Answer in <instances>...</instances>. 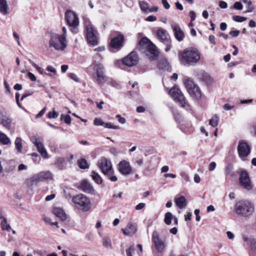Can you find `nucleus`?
I'll return each instance as SVG.
<instances>
[{
    "label": "nucleus",
    "mask_w": 256,
    "mask_h": 256,
    "mask_svg": "<svg viewBox=\"0 0 256 256\" xmlns=\"http://www.w3.org/2000/svg\"><path fill=\"white\" fill-rule=\"evenodd\" d=\"M244 240L245 242H247L248 245L252 250H256V240L254 238H250L247 237L244 238Z\"/></svg>",
    "instance_id": "c756f323"
},
{
    "label": "nucleus",
    "mask_w": 256,
    "mask_h": 256,
    "mask_svg": "<svg viewBox=\"0 0 256 256\" xmlns=\"http://www.w3.org/2000/svg\"><path fill=\"white\" fill-rule=\"evenodd\" d=\"M159 69L169 71L170 70V66L168 60L165 59L160 60L158 64Z\"/></svg>",
    "instance_id": "c85d7f7f"
},
{
    "label": "nucleus",
    "mask_w": 256,
    "mask_h": 256,
    "mask_svg": "<svg viewBox=\"0 0 256 256\" xmlns=\"http://www.w3.org/2000/svg\"><path fill=\"white\" fill-rule=\"evenodd\" d=\"M216 166V163L215 162H211L209 165L208 170L210 171L214 170Z\"/></svg>",
    "instance_id": "680f3d73"
},
{
    "label": "nucleus",
    "mask_w": 256,
    "mask_h": 256,
    "mask_svg": "<svg viewBox=\"0 0 256 256\" xmlns=\"http://www.w3.org/2000/svg\"><path fill=\"white\" fill-rule=\"evenodd\" d=\"M30 63L32 64V66L34 68H36V69L40 72V74H43V75H46L47 74L46 72H44V70L43 68H40L39 66H38L34 62H30ZM48 75L50 76H52V74H48Z\"/></svg>",
    "instance_id": "ea45409f"
},
{
    "label": "nucleus",
    "mask_w": 256,
    "mask_h": 256,
    "mask_svg": "<svg viewBox=\"0 0 256 256\" xmlns=\"http://www.w3.org/2000/svg\"><path fill=\"white\" fill-rule=\"evenodd\" d=\"M1 228L3 230H6L8 232L10 231L11 230L10 226L7 223V220L5 217H1Z\"/></svg>",
    "instance_id": "7c9ffc66"
},
{
    "label": "nucleus",
    "mask_w": 256,
    "mask_h": 256,
    "mask_svg": "<svg viewBox=\"0 0 256 256\" xmlns=\"http://www.w3.org/2000/svg\"><path fill=\"white\" fill-rule=\"evenodd\" d=\"M169 94L176 102L179 103L181 106L184 107L186 106V98L178 87L173 86L170 90Z\"/></svg>",
    "instance_id": "1a4fd4ad"
},
{
    "label": "nucleus",
    "mask_w": 256,
    "mask_h": 256,
    "mask_svg": "<svg viewBox=\"0 0 256 256\" xmlns=\"http://www.w3.org/2000/svg\"><path fill=\"white\" fill-rule=\"evenodd\" d=\"M85 25L88 43L92 46L96 45L98 44V40L96 36V32L90 22H85Z\"/></svg>",
    "instance_id": "6e6552de"
},
{
    "label": "nucleus",
    "mask_w": 256,
    "mask_h": 256,
    "mask_svg": "<svg viewBox=\"0 0 256 256\" xmlns=\"http://www.w3.org/2000/svg\"><path fill=\"white\" fill-rule=\"evenodd\" d=\"M162 4L164 6V7L166 9L168 10L170 8V5L168 2L167 0H162Z\"/></svg>",
    "instance_id": "052dcab7"
},
{
    "label": "nucleus",
    "mask_w": 256,
    "mask_h": 256,
    "mask_svg": "<svg viewBox=\"0 0 256 256\" xmlns=\"http://www.w3.org/2000/svg\"><path fill=\"white\" fill-rule=\"evenodd\" d=\"M104 175L107 176L108 180L112 182H116L118 180L116 176L114 174V170L113 168L110 170L109 172L103 174Z\"/></svg>",
    "instance_id": "473e14b6"
},
{
    "label": "nucleus",
    "mask_w": 256,
    "mask_h": 256,
    "mask_svg": "<svg viewBox=\"0 0 256 256\" xmlns=\"http://www.w3.org/2000/svg\"><path fill=\"white\" fill-rule=\"evenodd\" d=\"M98 166L102 174L109 172L112 168L111 162L104 157L102 158L98 162Z\"/></svg>",
    "instance_id": "f3484780"
},
{
    "label": "nucleus",
    "mask_w": 256,
    "mask_h": 256,
    "mask_svg": "<svg viewBox=\"0 0 256 256\" xmlns=\"http://www.w3.org/2000/svg\"><path fill=\"white\" fill-rule=\"evenodd\" d=\"M209 41L210 44H212L213 45H214L216 44V41H215V37L213 35H210L209 36Z\"/></svg>",
    "instance_id": "774afa93"
},
{
    "label": "nucleus",
    "mask_w": 256,
    "mask_h": 256,
    "mask_svg": "<svg viewBox=\"0 0 256 256\" xmlns=\"http://www.w3.org/2000/svg\"><path fill=\"white\" fill-rule=\"evenodd\" d=\"M102 58L101 56L99 54H96V55L94 57V65L96 64H98V63L102 61Z\"/></svg>",
    "instance_id": "3c124183"
},
{
    "label": "nucleus",
    "mask_w": 256,
    "mask_h": 256,
    "mask_svg": "<svg viewBox=\"0 0 256 256\" xmlns=\"http://www.w3.org/2000/svg\"><path fill=\"white\" fill-rule=\"evenodd\" d=\"M14 144L18 152L22 153V140L20 138L18 137L16 138Z\"/></svg>",
    "instance_id": "72a5a7b5"
},
{
    "label": "nucleus",
    "mask_w": 256,
    "mask_h": 256,
    "mask_svg": "<svg viewBox=\"0 0 256 256\" xmlns=\"http://www.w3.org/2000/svg\"><path fill=\"white\" fill-rule=\"evenodd\" d=\"M234 8L236 10H242V5L239 2H236L234 4Z\"/></svg>",
    "instance_id": "603ef678"
},
{
    "label": "nucleus",
    "mask_w": 256,
    "mask_h": 256,
    "mask_svg": "<svg viewBox=\"0 0 256 256\" xmlns=\"http://www.w3.org/2000/svg\"><path fill=\"white\" fill-rule=\"evenodd\" d=\"M192 91L194 94L188 93L190 95L196 100H200L202 98L201 91L198 85L192 88Z\"/></svg>",
    "instance_id": "a878e982"
},
{
    "label": "nucleus",
    "mask_w": 256,
    "mask_h": 256,
    "mask_svg": "<svg viewBox=\"0 0 256 256\" xmlns=\"http://www.w3.org/2000/svg\"><path fill=\"white\" fill-rule=\"evenodd\" d=\"M239 182L242 186L247 190H250L252 188L248 174L246 170H242L241 171L239 178Z\"/></svg>",
    "instance_id": "f8f14e48"
},
{
    "label": "nucleus",
    "mask_w": 256,
    "mask_h": 256,
    "mask_svg": "<svg viewBox=\"0 0 256 256\" xmlns=\"http://www.w3.org/2000/svg\"><path fill=\"white\" fill-rule=\"evenodd\" d=\"M138 48L144 53L146 57L151 60H155L158 57V52L156 47L146 37H144L140 40Z\"/></svg>",
    "instance_id": "f257e3e1"
},
{
    "label": "nucleus",
    "mask_w": 256,
    "mask_h": 256,
    "mask_svg": "<svg viewBox=\"0 0 256 256\" xmlns=\"http://www.w3.org/2000/svg\"><path fill=\"white\" fill-rule=\"evenodd\" d=\"M52 212L56 216L62 220L64 221L66 220V214L62 208H54Z\"/></svg>",
    "instance_id": "393cba45"
},
{
    "label": "nucleus",
    "mask_w": 256,
    "mask_h": 256,
    "mask_svg": "<svg viewBox=\"0 0 256 256\" xmlns=\"http://www.w3.org/2000/svg\"><path fill=\"white\" fill-rule=\"evenodd\" d=\"M11 122L12 120L10 118L0 111V124L6 128H10V126Z\"/></svg>",
    "instance_id": "5701e85b"
},
{
    "label": "nucleus",
    "mask_w": 256,
    "mask_h": 256,
    "mask_svg": "<svg viewBox=\"0 0 256 256\" xmlns=\"http://www.w3.org/2000/svg\"><path fill=\"white\" fill-rule=\"evenodd\" d=\"M91 176L94 180L98 184H102V180L100 176L94 171H92Z\"/></svg>",
    "instance_id": "4c0bfd02"
},
{
    "label": "nucleus",
    "mask_w": 256,
    "mask_h": 256,
    "mask_svg": "<svg viewBox=\"0 0 256 256\" xmlns=\"http://www.w3.org/2000/svg\"><path fill=\"white\" fill-rule=\"evenodd\" d=\"M236 212L244 217L251 216L254 208L252 204L246 200H240L236 202L234 206Z\"/></svg>",
    "instance_id": "20e7f679"
},
{
    "label": "nucleus",
    "mask_w": 256,
    "mask_h": 256,
    "mask_svg": "<svg viewBox=\"0 0 256 256\" xmlns=\"http://www.w3.org/2000/svg\"><path fill=\"white\" fill-rule=\"evenodd\" d=\"M58 116V113L54 111L50 112L48 114V117L50 118H56Z\"/></svg>",
    "instance_id": "8fccbe9b"
},
{
    "label": "nucleus",
    "mask_w": 256,
    "mask_h": 256,
    "mask_svg": "<svg viewBox=\"0 0 256 256\" xmlns=\"http://www.w3.org/2000/svg\"><path fill=\"white\" fill-rule=\"evenodd\" d=\"M224 172L226 176H230L231 177L235 176L236 174L234 172V166L232 164H228L224 169Z\"/></svg>",
    "instance_id": "2f4dec72"
},
{
    "label": "nucleus",
    "mask_w": 256,
    "mask_h": 256,
    "mask_svg": "<svg viewBox=\"0 0 256 256\" xmlns=\"http://www.w3.org/2000/svg\"><path fill=\"white\" fill-rule=\"evenodd\" d=\"M138 61V58L137 54L133 52L123 59L122 62L126 66H132L136 65Z\"/></svg>",
    "instance_id": "a211bd4d"
},
{
    "label": "nucleus",
    "mask_w": 256,
    "mask_h": 256,
    "mask_svg": "<svg viewBox=\"0 0 256 256\" xmlns=\"http://www.w3.org/2000/svg\"><path fill=\"white\" fill-rule=\"evenodd\" d=\"M78 165L80 168L86 169L89 168V165L84 158H81L78 161Z\"/></svg>",
    "instance_id": "58836bf2"
},
{
    "label": "nucleus",
    "mask_w": 256,
    "mask_h": 256,
    "mask_svg": "<svg viewBox=\"0 0 256 256\" xmlns=\"http://www.w3.org/2000/svg\"><path fill=\"white\" fill-rule=\"evenodd\" d=\"M139 4H140V9L142 12H144L148 13V11H149L148 10H149L150 8L148 6V4L146 2H145L140 1L139 2Z\"/></svg>",
    "instance_id": "a19ab883"
},
{
    "label": "nucleus",
    "mask_w": 256,
    "mask_h": 256,
    "mask_svg": "<svg viewBox=\"0 0 256 256\" xmlns=\"http://www.w3.org/2000/svg\"><path fill=\"white\" fill-rule=\"evenodd\" d=\"M69 76L72 80L76 82H79L80 81V78L77 76L74 73H70L69 74Z\"/></svg>",
    "instance_id": "864d4df0"
},
{
    "label": "nucleus",
    "mask_w": 256,
    "mask_h": 256,
    "mask_svg": "<svg viewBox=\"0 0 256 256\" xmlns=\"http://www.w3.org/2000/svg\"><path fill=\"white\" fill-rule=\"evenodd\" d=\"M184 84L186 86V88L187 90L188 93L194 94L193 92L192 91V88L194 87L196 84L193 80L188 78H184Z\"/></svg>",
    "instance_id": "cd10ccee"
},
{
    "label": "nucleus",
    "mask_w": 256,
    "mask_h": 256,
    "mask_svg": "<svg viewBox=\"0 0 256 256\" xmlns=\"http://www.w3.org/2000/svg\"><path fill=\"white\" fill-rule=\"evenodd\" d=\"M176 40L178 42H182L184 38V34L178 25L172 24L171 26Z\"/></svg>",
    "instance_id": "aec40b11"
},
{
    "label": "nucleus",
    "mask_w": 256,
    "mask_h": 256,
    "mask_svg": "<svg viewBox=\"0 0 256 256\" xmlns=\"http://www.w3.org/2000/svg\"><path fill=\"white\" fill-rule=\"evenodd\" d=\"M232 18L234 21L239 22H242L246 20V18L239 16H234Z\"/></svg>",
    "instance_id": "c03bdc74"
},
{
    "label": "nucleus",
    "mask_w": 256,
    "mask_h": 256,
    "mask_svg": "<svg viewBox=\"0 0 256 256\" xmlns=\"http://www.w3.org/2000/svg\"><path fill=\"white\" fill-rule=\"evenodd\" d=\"M156 20V18L154 16H150L146 18V20L148 22H154Z\"/></svg>",
    "instance_id": "69168bd1"
},
{
    "label": "nucleus",
    "mask_w": 256,
    "mask_h": 256,
    "mask_svg": "<svg viewBox=\"0 0 256 256\" xmlns=\"http://www.w3.org/2000/svg\"><path fill=\"white\" fill-rule=\"evenodd\" d=\"M48 46L57 51H63L67 46V42L64 36L56 32H50Z\"/></svg>",
    "instance_id": "7ed1b4c3"
},
{
    "label": "nucleus",
    "mask_w": 256,
    "mask_h": 256,
    "mask_svg": "<svg viewBox=\"0 0 256 256\" xmlns=\"http://www.w3.org/2000/svg\"><path fill=\"white\" fill-rule=\"evenodd\" d=\"M218 121L219 116L217 114H215L209 120V124L215 128L218 126Z\"/></svg>",
    "instance_id": "c9c22d12"
},
{
    "label": "nucleus",
    "mask_w": 256,
    "mask_h": 256,
    "mask_svg": "<svg viewBox=\"0 0 256 256\" xmlns=\"http://www.w3.org/2000/svg\"><path fill=\"white\" fill-rule=\"evenodd\" d=\"M46 110V108H44L36 116V118H40L45 113Z\"/></svg>",
    "instance_id": "e2e57ef3"
},
{
    "label": "nucleus",
    "mask_w": 256,
    "mask_h": 256,
    "mask_svg": "<svg viewBox=\"0 0 256 256\" xmlns=\"http://www.w3.org/2000/svg\"><path fill=\"white\" fill-rule=\"evenodd\" d=\"M156 38L166 45L165 51L168 52L171 48L172 42L167 31L162 28H158L156 32Z\"/></svg>",
    "instance_id": "0eeeda50"
},
{
    "label": "nucleus",
    "mask_w": 256,
    "mask_h": 256,
    "mask_svg": "<svg viewBox=\"0 0 256 256\" xmlns=\"http://www.w3.org/2000/svg\"><path fill=\"white\" fill-rule=\"evenodd\" d=\"M30 140L36 147L38 151L40 154L44 158H48L46 150L40 138L36 136H33L30 138Z\"/></svg>",
    "instance_id": "4468645a"
},
{
    "label": "nucleus",
    "mask_w": 256,
    "mask_h": 256,
    "mask_svg": "<svg viewBox=\"0 0 256 256\" xmlns=\"http://www.w3.org/2000/svg\"><path fill=\"white\" fill-rule=\"evenodd\" d=\"M118 172L124 176L130 174L132 171V168L130 162L126 160L120 161L118 165Z\"/></svg>",
    "instance_id": "2eb2a0df"
},
{
    "label": "nucleus",
    "mask_w": 256,
    "mask_h": 256,
    "mask_svg": "<svg viewBox=\"0 0 256 256\" xmlns=\"http://www.w3.org/2000/svg\"><path fill=\"white\" fill-rule=\"evenodd\" d=\"M94 69L96 72V75L94 77L96 82L99 84H104L106 81L104 66L102 64H96Z\"/></svg>",
    "instance_id": "9d476101"
},
{
    "label": "nucleus",
    "mask_w": 256,
    "mask_h": 256,
    "mask_svg": "<svg viewBox=\"0 0 256 256\" xmlns=\"http://www.w3.org/2000/svg\"><path fill=\"white\" fill-rule=\"evenodd\" d=\"M52 173L50 170H47L42 172L36 174L34 175L30 178V180L32 184H34L47 180H52Z\"/></svg>",
    "instance_id": "ddd939ff"
},
{
    "label": "nucleus",
    "mask_w": 256,
    "mask_h": 256,
    "mask_svg": "<svg viewBox=\"0 0 256 256\" xmlns=\"http://www.w3.org/2000/svg\"><path fill=\"white\" fill-rule=\"evenodd\" d=\"M240 34V31L238 30H232L230 32V34L232 37H237Z\"/></svg>",
    "instance_id": "6e6d98bb"
},
{
    "label": "nucleus",
    "mask_w": 256,
    "mask_h": 256,
    "mask_svg": "<svg viewBox=\"0 0 256 256\" xmlns=\"http://www.w3.org/2000/svg\"><path fill=\"white\" fill-rule=\"evenodd\" d=\"M152 242L158 252L164 251L166 247L165 243L160 238L158 234L156 232L152 234Z\"/></svg>",
    "instance_id": "dca6fc26"
},
{
    "label": "nucleus",
    "mask_w": 256,
    "mask_h": 256,
    "mask_svg": "<svg viewBox=\"0 0 256 256\" xmlns=\"http://www.w3.org/2000/svg\"><path fill=\"white\" fill-rule=\"evenodd\" d=\"M28 76L29 78L33 82H35L36 80V76L32 72H28Z\"/></svg>",
    "instance_id": "bf43d9fd"
},
{
    "label": "nucleus",
    "mask_w": 256,
    "mask_h": 256,
    "mask_svg": "<svg viewBox=\"0 0 256 256\" xmlns=\"http://www.w3.org/2000/svg\"><path fill=\"white\" fill-rule=\"evenodd\" d=\"M80 188L81 190L86 193H92L94 192V188L90 183L86 180H83L80 183Z\"/></svg>",
    "instance_id": "4be33fe9"
},
{
    "label": "nucleus",
    "mask_w": 256,
    "mask_h": 256,
    "mask_svg": "<svg viewBox=\"0 0 256 256\" xmlns=\"http://www.w3.org/2000/svg\"><path fill=\"white\" fill-rule=\"evenodd\" d=\"M0 12L4 15L9 13L8 5L6 0H0Z\"/></svg>",
    "instance_id": "bb28decb"
},
{
    "label": "nucleus",
    "mask_w": 256,
    "mask_h": 256,
    "mask_svg": "<svg viewBox=\"0 0 256 256\" xmlns=\"http://www.w3.org/2000/svg\"><path fill=\"white\" fill-rule=\"evenodd\" d=\"M146 206V204L143 202H141L138 204L136 206V210H140L142 209L144 206Z\"/></svg>",
    "instance_id": "13d9d810"
},
{
    "label": "nucleus",
    "mask_w": 256,
    "mask_h": 256,
    "mask_svg": "<svg viewBox=\"0 0 256 256\" xmlns=\"http://www.w3.org/2000/svg\"><path fill=\"white\" fill-rule=\"evenodd\" d=\"M94 124L97 126H104V122L100 118H95L94 120Z\"/></svg>",
    "instance_id": "de8ad7c7"
},
{
    "label": "nucleus",
    "mask_w": 256,
    "mask_h": 256,
    "mask_svg": "<svg viewBox=\"0 0 256 256\" xmlns=\"http://www.w3.org/2000/svg\"><path fill=\"white\" fill-rule=\"evenodd\" d=\"M174 218L173 214L170 212H168L164 215V222L167 225H170L172 223V220Z\"/></svg>",
    "instance_id": "e433bc0d"
},
{
    "label": "nucleus",
    "mask_w": 256,
    "mask_h": 256,
    "mask_svg": "<svg viewBox=\"0 0 256 256\" xmlns=\"http://www.w3.org/2000/svg\"><path fill=\"white\" fill-rule=\"evenodd\" d=\"M65 18L68 26L71 27V30L73 32H77L79 20L76 14L72 10L67 11L65 14Z\"/></svg>",
    "instance_id": "423d86ee"
},
{
    "label": "nucleus",
    "mask_w": 256,
    "mask_h": 256,
    "mask_svg": "<svg viewBox=\"0 0 256 256\" xmlns=\"http://www.w3.org/2000/svg\"><path fill=\"white\" fill-rule=\"evenodd\" d=\"M46 70L54 75L56 73V70L51 66H48L46 68Z\"/></svg>",
    "instance_id": "5fc2aeb1"
},
{
    "label": "nucleus",
    "mask_w": 256,
    "mask_h": 256,
    "mask_svg": "<svg viewBox=\"0 0 256 256\" xmlns=\"http://www.w3.org/2000/svg\"><path fill=\"white\" fill-rule=\"evenodd\" d=\"M181 176L185 182H188L190 181L189 176L187 174L182 173L181 174Z\"/></svg>",
    "instance_id": "0e129e2a"
},
{
    "label": "nucleus",
    "mask_w": 256,
    "mask_h": 256,
    "mask_svg": "<svg viewBox=\"0 0 256 256\" xmlns=\"http://www.w3.org/2000/svg\"><path fill=\"white\" fill-rule=\"evenodd\" d=\"M0 142L6 145L10 143V140L6 134L0 132Z\"/></svg>",
    "instance_id": "f704fd0d"
},
{
    "label": "nucleus",
    "mask_w": 256,
    "mask_h": 256,
    "mask_svg": "<svg viewBox=\"0 0 256 256\" xmlns=\"http://www.w3.org/2000/svg\"><path fill=\"white\" fill-rule=\"evenodd\" d=\"M73 202L84 212L88 211L90 208L88 198L82 194H79L72 198Z\"/></svg>",
    "instance_id": "39448f33"
},
{
    "label": "nucleus",
    "mask_w": 256,
    "mask_h": 256,
    "mask_svg": "<svg viewBox=\"0 0 256 256\" xmlns=\"http://www.w3.org/2000/svg\"><path fill=\"white\" fill-rule=\"evenodd\" d=\"M61 118L64 120V122L68 124H70L71 123V117L69 115L62 114Z\"/></svg>",
    "instance_id": "a18cd8bd"
},
{
    "label": "nucleus",
    "mask_w": 256,
    "mask_h": 256,
    "mask_svg": "<svg viewBox=\"0 0 256 256\" xmlns=\"http://www.w3.org/2000/svg\"><path fill=\"white\" fill-rule=\"evenodd\" d=\"M102 244L106 248H112L111 240L108 238H104Z\"/></svg>",
    "instance_id": "79ce46f5"
},
{
    "label": "nucleus",
    "mask_w": 256,
    "mask_h": 256,
    "mask_svg": "<svg viewBox=\"0 0 256 256\" xmlns=\"http://www.w3.org/2000/svg\"><path fill=\"white\" fill-rule=\"evenodd\" d=\"M110 152L114 156L117 155L118 154V151L115 148H111L110 149Z\"/></svg>",
    "instance_id": "338daca9"
},
{
    "label": "nucleus",
    "mask_w": 256,
    "mask_h": 256,
    "mask_svg": "<svg viewBox=\"0 0 256 256\" xmlns=\"http://www.w3.org/2000/svg\"><path fill=\"white\" fill-rule=\"evenodd\" d=\"M219 6L221 8H226L228 7V4L226 2L223 0H220L219 2Z\"/></svg>",
    "instance_id": "4d7b16f0"
},
{
    "label": "nucleus",
    "mask_w": 256,
    "mask_h": 256,
    "mask_svg": "<svg viewBox=\"0 0 256 256\" xmlns=\"http://www.w3.org/2000/svg\"><path fill=\"white\" fill-rule=\"evenodd\" d=\"M250 147L246 142L244 140L239 142L238 152V156L242 160H244V158L250 154Z\"/></svg>",
    "instance_id": "9b49d317"
},
{
    "label": "nucleus",
    "mask_w": 256,
    "mask_h": 256,
    "mask_svg": "<svg viewBox=\"0 0 256 256\" xmlns=\"http://www.w3.org/2000/svg\"><path fill=\"white\" fill-rule=\"evenodd\" d=\"M137 229L136 226L132 222H128L126 228L122 229L123 234L125 236H131L134 235L136 232Z\"/></svg>",
    "instance_id": "412c9836"
},
{
    "label": "nucleus",
    "mask_w": 256,
    "mask_h": 256,
    "mask_svg": "<svg viewBox=\"0 0 256 256\" xmlns=\"http://www.w3.org/2000/svg\"><path fill=\"white\" fill-rule=\"evenodd\" d=\"M124 42V36L120 33H118L116 36L112 39L110 46L116 49H120Z\"/></svg>",
    "instance_id": "6ab92c4d"
},
{
    "label": "nucleus",
    "mask_w": 256,
    "mask_h": 256,
    "mask_svg": "<svg viewBox=\"0 0 256 256\" xmlns=\"http://www.w3.org/2000/svg\"><path fill=\"white\" fill-rule=\"evenodd\" d=\"M179 58L184 65L193 66L200 60V54L196 48H190L185 49Z\"/></svg>",
    "instance_id": "f03ea898"
},
{
    "label": "nucleus",
    "mask_w": 256,
    "mask_h": 256,
    "mask_svg": "<svg viewBox=\"0 0 256 256\" xmlns=\"http://www.w3.org/2000/svg\"><path fill=\"white\" fill-rule=\"evenodd\" d=\"M104 127L108 128H112L114 130H118L120 128V126H115L109 122H104Z\"/></svg>",
    "instance_id": "09e8293b"
},
{
    "label": "nucleus",
    "mask_w": 256,
    "mask_h": 256,
    "mask_svg": "<svg viewBox=\"0 0 256 256\" xmlns=\"http://www.w3.org/2000/svg\"><path fill=\"white\" fill-rule=\"evenodd\" d=\"M135 250L134 245L131 246L128 249L126 250V256H132Z\"/></svg>",
    "instance_id": "49530a36"
},
{
    "label": "nucleus",
    "mask_w": 256,
    "mask_h": 256,
    "mask_svg": "<svg viewBox=\"0 0 256 256\" xmlns=\"http://www.w3.org/2000/svg\"><path fill=\"white\" fill-rule=\"evenodd\" d=\"M64 162L65 160L64 158H58L56 162V164L60 169L62 170L63 168Z\"/></svg>",
    "instance_id": "37998d69"
},
{
    "label": "nucleus",
    "mask_w": 256,
    "mask_h": 256,
    "mask_svg": "<svg viewBox=\"0 0 256 256\" xmlns=\"http://www.w3.org/2000/svg\"><path fill=\"white\" fill-rule=\"evenodd\" d=\"M174 202L176 205L180 209H182L186 206V200L184 196H176L174 198Z\"/></svg>",
    "instance_id": "b1692460"
}]
</instances>
